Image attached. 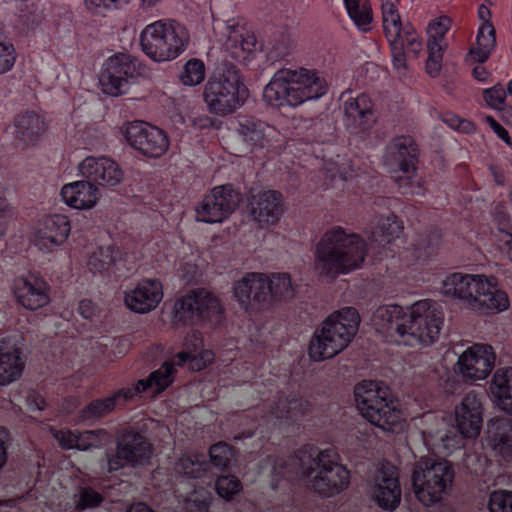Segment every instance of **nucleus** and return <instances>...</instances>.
<instances>
[{
    "instance_id": "1",
    "label": "nucleus",
    "mask_w": 512,
    "mask_h": 512,
    "mask_svg": "<svg viewBox=\"0 0 512 512\" xmlns=\"http://www.w3.org/2000/svg\"><path fill=\"white\" fill-rule=\"evenodd\" d=\"M273 476L293 481L299 476L311 479L313 489L324 496H333L349 484V471L340 463L334 448L318 450L303 447L287 460L278 458Z\"/></svg>"
},
{
    "instance_id": "2",
    "label": "nucleus",
    "mask_w": 512,
    "mask_h": 512,
    "mask_svg": "<svg viewBox=\"0 0 512 512\" xmlns=\"http://www.w3.org/2000/svg\"><path fill=\"white\" fill-rule=\"evenodd\" d=\"M456 426L443 419L434 428L422 430L423 442L431 453L447 456L464 446L465 438L476 437L482 425V404L475 393H467L455 409Z\"/></svg>"
},
{
    "instance_id": "3",
    "label": "nucleus",
    "mask_w": 512,
    "mask_h": 512,
    "mask_svg": "<svg viewBox=\"0 0 512 512\" xmlns=\"http://www.w3.org/2000/svg\"><path fill=\"white\" fill-rule=\"evenodd\" d=\"M366 244L340 226L326 231L316 245L315 266L320 274L336 276L356 269L364 261Z\"/></svg>"
},
{
    "instance_id": "4",
    "label": "nucleus",
    "mask_w": 512,
    "mask_h": 512,
    "mask_svg": "<svg viewBox=\"0 0 512 512\" xmlns=\"http://www.w3.org/2000/svg\"><path fill=\"white\" fill-rule=\"evenodd\" d=\"M328 84L315 70L306 68L278 70L265 86L263 99L271 106H298L319 99L327 93Z\"/></svg>"
},
{
    "instance_id": "5",
    "label": "nucleus",
    "mask_w": 512,
    "mask_h": 512,
    "mask_svg": "<svg viewBox=\"0 0 512 512\" xmlns=\"http://www.w3.org/2000/svg\"><path fill=\"white\" fill-rule=\"evenodd\" d=\"M442 289L445 295L459 298L483 314L505 311L510 304L507 293L492 276L452 273L443 281Z\"/></svg>"
},
{
    "instance_id": "6",
    "label": "nucleus",
    "mask_w": 512,
    "mask_h": 512,
    "mask_svg": "<svg viewBox=\"0 0 512 512\" xmlns=\"http://www.w3.org/2000/svg\"><path fill=\"white\" fill-rule=\"evenodd\" d=\"M356 407L372 425L394 431L403 419L398 401L389 387L380 381L364 380L354 388Z\"/></svg>"
},
{
    "instance_id": "7",
    "label": "nucleus",
    "mask_w": 512,
    "mask_h": 512,
    "mask_svg": "<svg viewBox=\"0 0 512 512\" xmlns=\"http://www.w3.org/2000/svg\"><path fill=\"white\" fill-rule=\"evenodd\" d=\"M360 318L354 307H344L334 312L322 323L309 345V355L314 361L332 358L341 352L358 331Z\"/></svg>"
},
{
    "instance_id": "8",
    "label": "nucleus",
    "mask_w": 512,
    "mask_h": 512,
    "mask_svg": "<svg viewBox=\"0 0 512 512\" xmlns=\"http://www.w3.org/2000/svg\"><path fill=\"white\" fill-rule=\"evenodd\" d=\"M174 372V364L168 361L164 362L147 379L139 380L136 385L122 388L104 399L90 402L80 411L79 420L93 423L110 414L117 406L132 401L143 392L150 390L152 393H160L164 391L172 383Z\"/></svg>"
},
{
    "instance_id": "9",
    "label": "nucleus",
    "mask_w": 512,
    "mask_h": 512,
    "mask_svg": "<svg viewBox=\"0 0 512 512\" xmlns=\"http://www.w3.org/2000/svg\"><path fill=\"white\" fill-rule=\"evenodd\" d=\"M190 36L175 20H158L147 25L140 35L143 52L155 62L170 61L182 54Z\"/></svg>"
},
{
    "instance_id": "10",
    "label": "nucleus",
    "mask_w": 512,
    "mask_h": 512,
    "mask_svg": "<svg viewBox=\"0 0 512 512\" xmlns=\"http://www.w3.org/2000/svg\"><path fill=\"white\" fill-rule=\"evenodd\" d=\"M454 476L449 461L421 458L415 463L411 475L415 497L424 506L440 502L450 490Z\"/></svg>"
},
{
    "instance_id": "11",
    "label": "nucleus",
    "mask_w": 512,
    "mask_h": 512,
    "mask_svg": "<svg viewBox=\"0 0 512 512\" xmlns=\"http://www.w3.org/2000/svg\"><path fill=\"white\" fill-rule=\"evenodd\" d=\"M203 96L211 113L227 115L244 103L247 89L238 69L231 64H225L208 79Z\"/></svg>"
},
{
    "instance_id": "12",
    "label": "nucleus",
    "mask_w": 512,
    "mask_h": 512,
    "mask_svg": "<svg viewBox=\"0 0 512 512\" xmlns=\"http://www.w3.org/2000/svg\"><path fill=\"white\" fill-rule=\"evenodd\" d=\"M443 322V311L436 302L427 299L416 302L407 315L402 344L416 346L434 343L439 338Z\"/></svg>"
},
{
    "instance_id": "13",
    "label": "nucleus",
    "mask_w": 512,
    "mask_h": 512,
    "mask_svg": "<svg viewBox=\"0 0 512 512\" xmlns=\"http://www.w3.org/2000/svg\"><path fill=\"white\" fill-rule=\"evenodd\" d=\"M139 68V60L130 54L112 55L105 61L99 77L103 92L110 96L127 93L140 75Z\"/></svg>"
},
{
    "instance_id": "14",
    "label": "nucleus",
    "mask_w": 512,
    "mask_h": 512,
    "mask_svg": "<svg viewBox=\"0 0 512 512\" xmlns=\"http://www.w3.org/2000/svg\"><path fill=\"white\" fill-rule=\"evenodd\" d=\"M418 146L410 136L393 139L386 148L385 164L393 172H402L405 177L397 179L399 188L405 194L417 193L412 185V175L418 163Z\"/></svg>"
},
{
    "instance_id": "15",
    "label": "nucleus",
    "mask_w": 512,
    "mask_h": 512,
    "mask_svg": "<svg viewBox=\"0 0 512 512\" xmlns=\"http://www.w3.org/2000/svg\"><path fill=\"white\" fill-rule=\"evenodd\" d=\"M151 453V444L142 434L131 428L124 429L118 436L116 451L106 452L107 472L118 471L125 465H143Z\"/></svg>"
},
{
    "instance_id": "16",
    "label": "nucleus",
    "mask_w": 512,
    "mask_h": 512,
    "mask_svg": "<svg viewBox=\"0 0 512 512\" xmlns=\"http://www.w3.org/2000/svg\"><path fill=\"white\" fill-rule=\"evenodd\" d=\"M122 132L129 146L148 158L162 157L170 146L167 133L145 121L129 122L123 126Z\"/></svg>"
},
{
    "instance_id": "17",
    "label": "nucleus",
    "mask_w": 512,
    "mask_h": 512,
    "mask_svg": "<svg viewBox=\"0 0 512 512\" xmlns=\"http://www.w3.org/2000/svg\"><path fill=\"white\" fill-rule=\"evenodd\" d=\"M241 202V194L232 184L214 187L196 207L197 221L221 223L226 220Z\"/></svg>"
},
{
    "instance_id": "18",
    "label": "nucleus",
    "mask_w": 512,
    "mask_h": 512,
    "mask_svg": "<svg viewBox=\"0 0 512 512\" xmlns=\"http://www.w3.org/2000/svg\"><path fill=\"white\" fill-rule=\"evenodd\" d=\"M220 312L218 300L205 290H195L179 298L174 305V318L184 325L210 319Z\"/></svg>"
},
{
    "instance_id": "19",
    "label": "nucleus",
    "mask_w": 512,
    "mask_h": 512,
    "mask_svg": "<svg viewBox=\"0 0 512 512\" xmlns=\"http://www.w3.org/2000/svg\"><path fill=\"white\" fill-rule=\"evenodd\" d=\"M373 500L384 510H395L401 500V487L396 468L382 464L370 481Z\"/></svg>"
},
{
    "instance_id": "20",
    "label": "nucleus",
    "mask_w": 512,
    "mask_h": 512,
    "mask_svg": "<svg viewBox=\"0 0 512 512\" xmlns=\"http://www.w3.org/2000/svg\"><path fill=\"white\" fill-rule=\"evenodd\" d=\"M495 352L488 344H474L458 358V369L466 381L485 379L495 364Z\"/></svg>"
},
{
    "instance_id": "21",
    "label": "nucleus",
    "mask_w": 512,
    "mask_h": 512,
    "mask_svg": "<svg viewBox=\"0 0 512 512\" xmlns=\"http://www.w3.org/2000/svg\"><path fill=\"white\" fill-rule=\"evenodd\" d=\"M234 296L245 311H253L269 305L267 275L248 272L234 285Z\"/></svg>"
},
{
    "instance_id": "22",
    "label": "nucleus",
    "mask_w": 512,
    "mask_h": 512,
    "mask_svg": "<svg viewBox=\"0 0 512 512\" xmlns=\"http://www.w3.org/2000/svg\"><path fill=\"white\" fill-rule=\"evenodd\" d=\"M78 169L89 182L105 187H114L124 178L119 164L106 156H88L79 164Z\"/></svg>"
},
{
    "instance_id": "23",
    "label": "nucleus",
    "mask_w": 512,
    "mask_h": 512,
    "mask_svg": "<svg viewBox=\"0 0 512 512\" xmlns=\"http://www.w3.org/2000/svg\"><path fill=\"white\" fill-rule=\"evenodd\" d=\"M249 208L253 219L261 227L274 225L284 212L282 194L274 190L252 193Z\"/></svg>"
},
{
    "instance_id": "24",
    "label": "nucleus",
    "mask_w": 512,
    "mask_h": 512,
    "mask_svg": "<svg viewBox=\"0 0 512 512\" xmlns=\"http://www.w3.org/2000/svg\"><path fill=\"white\" fill-rule=\"evenodd\" d=\"M71 231L67 216L53 214L44 218L41 227L35 234V245L40 250L51 251L64 243Z\"/></svg>"
},
{
    "instance_id": "25",
    "label": "nucleus",
    "mask_w": 512,
    "mask_h": 512,
    "mask_svg": "<svg viewBox=\"0 0 512 512\" xmlns=\"http://www.w3.org/2000/svg\"><path fill=\"white\" fill-rule=\"evenodd\" d=\"M163 297L162 285L156 279L140 282L134 289L125 294V304L137 313L153 310Z\"/></svg>"
},
{
    "instance_id": "26",
    "label": "nucleus",
    "mask_w": 512,
    "mask_h": 512,
    "mask_svg": "<svg viewBox=\"0 0 512 512\" xmlns=\"http://www.w3.org/2000/svg\"><path fill=\"white\" fill-rule=\"evenodd\" d=\"M47 283L34 275L19 278L15 282L14 293L18 302L29 310H37L49 303Z\"/></svg>"
},
{
    "instance_id": "27",
    "label": "nucleus",
    "mask_w": 512,
    "mask_h": 512,
    "mask_svg": "<svg viewBox=\"0 0 512 512\" xmlns=\"http://www.w3.org/2000/svg\"><path fill=\"white\" fill-rule=\"evenodd\" d=\"M24 366L25 362L16 341L11 338L0 339V385L5 386L17 380Z\"/></svg>"
},
{
    "instance_id": "28",
    "label": "nucleus",
    "mask_w": 512,
    "mask_h": 512,
    "mask_svg": "<svg viewBox=\"0 0 512 512\" xmlns=\"http://www.w3.org/2000/svg\"><path fill=\"white\" fill-rule=\"evenodd\" d=\"M46 130L43 118L33 111L19 114L14 122V139L22 148L36 144Z\"/></svg>"
},
{
    "instance_id": "29",
    "label": "nucleus",
    "mask_w": 512,
    "mask_h": 512,
    "mask_svg": "<svg viewBox=\"0 0 512 512\" xmlns=\"http://www.w3.org/2000/svg\"><path fill=\"white\" fill-rule=\"evenodd\" d=\"M408 313L398 305H386L376 309L372 316L373 325L377 330L390 335L397 334L398 341L402 343V334L406 329Z\"/></svg>"
},
{
    "instance_id": "30",
    "label": "nucleus",
    "mask_w": 512,
    "mask_h": 512,
    "mask_svg": "<svg viewBox=\"0 0 512 512\" xmlns=\"http://www.w3.org/2000/svg\"><path fill=\"white\" fill-rule=\"evenodd\" d=\"M65 204L75 209L92 208L98 199L99 190L88 180L65 184L60 192Z\"/></svg>"
},
{
    "instance_id": "31",
    "label": "nucleus",
    "mask_w": 512,
    "mask_h": 512,
    "mask_svg": "<svg viewBox=\"0 0 512 512\" xmlns=\"http://www.w3.org/2000/svg\"><path fill=\"white\" fill-rule=\"evenodd\" d=\"M346 125L354 129L365 130L374 121L373 104L366 94L347 98L344 103Z\"/></svg>"
},
{
    "instance_id": "32",
    "label": "nucleus",
    "mask_w": 512,
    "mask_h": 512,
    "mask_svg": "<svg viewBox=\"0 0 512 512\" xmlns=\"http://www.w3.org/2000/svg\"><path fill=\"white\" fill-rule=\"evenodd\" d=\"M238 134L252 148H263L275 133L274 127L253 117H241L238 120Z\"/></svg>"
},
{
    "instance_id": "33",
    "label": "nucleus",
    "mask_w": 512,
    "mask_h": 512,
    "mask_svg": "<svg viewBox=\"0 0 512 512\" xmlns=\"http://www.w3.org/2000/svg\"><path fill=\"white\" fill-rule=\"evenodd\" d=\"M307 406V402L302 398L280 395L276 401L264 404L263 409L268 408L269 411L263 418H266L267 421L285 419L294 422L306 412Z\"/></svg>"
},
{
    "instance_id": "34",
    "label": "nucleus",
    "mask_w": 512,
    "mask_h": 512,
    "mask_svg": "<svg viewBox=\"0 0 512 512\" xmlns=\"http://www.w3.org/2000/svg\"><path fill=\"white\" fill-rule=\"evenodd\" d=\"M490 391L499 408L512 416V367L496 370L490 383Z\"/></svg>"
},
{
    "instance_id": "35",
    "label": "nucleus",
    "mask_w": 512,
    "mask_h": 512,
    "mask_svg": "<svg viewBox=\"0 0 512 512\" xmlns=\"http://www.w3.org/2000/svg\"><path fill=\"white\" fill-rule=\"evenodd\" d=\"M490 441L502 454L512 456V419L495 418L488 425Z\"/></svg>"
},
{
    "instance_id": "36",
    "label": "nucleus",
    "mask_w": 512,
    "mask_h": 512,
    "mask_svg": "<svg viewBox=\"0 0 512 512\" xmlns=\"http://www.w3.org/2000/svg\"><path fill=\"white\" fill-rule=\"evenodd\" d=\"M121 259L122 253L117 247L113 245L101 246L89 256L88 268L93 273L111 272Z\"/></svg>"
},
{
    "instance_id": "37",
    "label": "nucleus",
    "mask_w": 512,
    "mask_h": 512,
    "mask_svg": "<svg viewBox=\"0 0 512 512\" xmlns=\"http://www.w3.org/2000/svg\"><path fill=\"white\" fill-rule=\"evenodd\" d=\"M178 474H183L189 478L202 479L211 477L210 463L203 454L183 455L174 467Z\"/></svg>"
},
{
    "instance_id": "38",
    "label": "nucleus",
    "mask_w": 512,
    "mask_h": 512,
    "mask_svg": "<svg viewBox=\"0 0 512 512\" xmlns=\"http://www.w3.org/2000/svg\"><path fill=\"white\" fill-rule=\"evenodd\" d=\"M401 228L394 214L380 216L377 220L376 227L371 231L369 236V246L374 244L385 246L391 241L392 237L399 235Z\"/></svg>"
},
{
    "instance_id": "39",
    "label": "nucleus",
    "mask_w": 512,
    "mask_h": 512,
    "mask_svg": "<svg viewBox=\"0 0 512 512\" xmlns=\"http://www.w3.org/2000/svg\"><path fill=\"white\" fill-rule=\"evenodd\" d=\"M383 28L388 42L401 40L405 25L402 24L396 6L389 0L382 3Z\"/></svg>"
},
{
    "instance_id": "40",
    "label": "nucleus",
    "mask_w": 512,
    "mask_h": 512,
    "mask_svg": "<svg viewBox=\"0 0 512 512\" xmlns=\"http://www.w3.org/2000/svg\"><path fill=\"white\" fill-rule=\"evenodd\" d=\"M477 47L471 49L470 53L479 63H484L490 56L495 47L496 37L495 29L492 24H482L478 30Z\"/></svg>"
},
{
    "instance_id": "41",
    "label": "nucleus",
    "mask_w": 512,
    "mask_h": 512,
    "mask_svg": "<svg viewBox=\"0 0 512 512\" xmlns=\"http://www.w3.org/2000/svg\"><path fill=\"white\" fill-rule=\"evenodd\" d=\"M345 8L354 24L363 32L370 30L372 10L368 0H344Z\"/></svg>"
},
{
    "instance_id": "42",
    "label": "nucleus",
    "mask_w": 512,
    "mask_h": 512,
    "mask_svg": "<svg viewBox=\"0 0 512 512\" xmlns=\"http://www.w3.org/2000/svg\"><path fill=\"white\" fill-rule=\"evenodd\" d=\"M267 282L269 284V303L272 300H282L293 297L295 290L288 274L273 273L271 276L267 275Z\"/></svg>"
},
{
    "instance_id": "43",
    "label": "nucleus",
    "mask_w": 512,
    "mask_h": 512,
    "mask_svg": "<svg viewBox=\"0 0 512 512\" xmlns=\"http://www.w3.org/2000/svg\"><path fill=\"white\" fill-rule=\"evenodd\" d=\"M428 59L426 62V71L431 77H437L442 68V60L445 50L443 41L428 39L427 42Z\"/></svg>"
},
{
    "instance_id": "44",
    "label": "nucleus",
    "mask_w": 512,
    "mask_h": 512,
    "mask_svg": "<svg viewBox=\"0 0 512 512\" xmlns=\"http://www.w3.org/2000/svg\"><path fill=\"white\" fill-rule=\"evenodd\" d=\"M232 457V447L227 443L219 442L212 445L209 449L210 467L226 468L230 464Z\"/></svg>"
},
{
    "instance_id": "45",
    "label": "nucleus",
    "mask_w": 512,
    "mask_h": 512,
    "mask_svg": "<svg viewBox=\"0 0 512 512\" xmlns=\"http://www.w3.org/2000/svg\"><path fill=\"white\" fill-rule=\"evenodd\" d=\"M205 77V65L199 59H190L184 66L181 81L188 86L201 83Z\"/></svg>"
},
{
    "instance_id": "46",
    "label": "nucleus",
    "mask_w": 512,
    "mask_h": 512,
    "mask_svg": "<svg viewBox=\"0 0 512 512\" xmlns=\"http://www.w3.org/2000/svg\"><path fill=\"white\" fill-rule=\"evenodd\" d=\"M108 433L103 429L86 430L78 433V449L99 448L108 440Z\"/></svg>"
},
{
    "instance_id": "47",
    "label": "nucleus",
    "mask_w": 512,
    "mask_h": 512,
    "mask_svg": "<svg viewBox=\"0 0 512 512\" xmlns=\"http://www.w3.org/2000/svg\"><path fill=\"white\" fill-rule=\"evenodd\" d=\"M183 346L185 350L179 352L176 355V358L178 359V365H183L186 361L190 360L194 354L198 353V351L202 348L203 341L201 333L198 331H192L191 333H189L184 339Z\"/></svg>"
},
{
    "instance_id": "48",
    "label": "nucleus",
    "mask_w": 512,
    "mask_h": 512,
    "mask_svg": "<svg viewBox=\"0 0 512 512\" xmlns=\"http://www.w3.org/2000/svg\"><path fill=\"white\" fill-rule=\"evenodd\" d=\"M216 490L220 497L230 500L242 489L239 479L233 475H221L216 480Z\"/></svg>"
},
{
    "instance_id": "49",
    "label": "nucleus",
    "mask_w": 512,
    "mask_h": 512,
    "mask_svg": "<svg viewBox=\"0 0 512 512\" xmlns=\"http://www.w3.org/2000/svg\"><path fill=\"white\" fill-rule=\"evenodd\" d=\"M210 503L209 493L204 490H194L184 501L186 512H208Z\"/></svg>"
},
{
    "instance_id": "50",
    "label": "nucleus",
    "mask_w": 512,
    "mask_h": 512,
    "mask_svg": "<svg viewBox=\"0 0 512 512\" xmlns=\"http://www.w3.org/2000/svg\"><path fill=\"white\" fill-rule=\"evenodd\" d=\"M74 497L76 507L81 510L97 507L103 501V496L90 487H81Z\"/></svg>"
},
{
    "instance_id": "51",
    "label": "nucleus",
    "mask_w": 512,
    "mask_h": 512,
    "mask_svg": "<svg viewBox=\"0 0 512 512\" xmlns=\"http://www.w3.org/2000/svg\"><path fill=\"white\" fill-rule=\"evenodd\" d=\"M488 509L490 512H512V492L500 490L491 493Z\"/></svg>"
},
{
    "instance_id": "52",
    "label": "nucleus",
    "mask_w": 512,
    "mask_h": 512,
    "mask_svg": "<svg viewBox=\"0 0 512 512\" xmlns=\"http://www.w3.org/2000/svg\"><path fill=\"white\" fill-rule=\"evenodd\" d=\"M441 235L438 230H434L430 232L427 238L418 241L415 244V251L417 253V258H427L430 257L440 244Z\"/></svg>"
},
{
    "instance_id": "53",
    "label": "nucleus",
    "mask_w": 512,
    "mask_h": 512,
    "mask_svg": "<svg viewBox=\"0 0 512 512\" xmlns=\"http://www.w3.org/2000/svg\"><path fill=\"white\" fill-rule=\"evenodd\" d=\"M401 40L403 41V49L405 50L406 48L407 51L413 53L414 56H417L422 49V43L419 40L418 34L409 24L405 25Z\"/></svg>"
},
{
    "instance_id": "54",
    "label": "nucleus",
    "mask_w": 512,
    "mask_h": 512,
    "mask_svg": "<svg viewBox=\"0 0 512 512\" xmlns=\"http://www.w3.org/2000/svg\"><path fill=\"white\" fill-rule=\"evenodd\" d=\"M486 103L497 110H502L505 105L506 91L501 85H496L484 91Z\"/></svg>"
},
{
    "instance_id": "55",
    "label": "nucleus",
    "mask_w": 512,
    "mask_h": 512,
    "mask_svg": "<svg viewBox=\"0 0 512 512\" xmlns=\"http://www.w3.org/2000/svg\"><path fill=\"white\" fill-rule=\"evenodd\" d=\"M16 60L15 48L11 43L0 42V73L12 69Z\"/></svg>"
},
{
    "instance_id": "56",
    "label": "nucleus",
    "mask_w": 512,
    "mask_h": 512,
    "mask_svg": "<svg viewBox=\"0 0 512 512\" xmlns=\"http://www.w3.org/2000/svg\"><path fill=\"white\" fill-rule=\"evenodd\" d=\"M392 53V63L399 74H405L407 69L405 50L403 49V41L396 40L389 42Z\"/></svg>"
},
{
    "instance_id": "57",
    "label": "nucleus",
    "mask_w": 512,
    "mask_h": 512,
    "mask_svg": "<svg viewBox=\"0 0 512 512\" xmlns=\"http://www.w3.org/2000/svg\"><path fill=\"white\" fill-rule=\"evenodd\" d=\"M52 434L63 449H78V433L68 429H53Z\"/></svg>"
},
{
    "instance_id": "58",
    "label": "nucleus",
    "mask_w": 512,
    "mask_h": 512,
    "mask_svg": "<svg viewBox=\"0 0 512 512\" xmlns=\"http://www.w3.org/2000/svg\"><path fill=\"white\" fill-rule=\"evenodd\" d=\"M450 18L446 16L439 17L438 19L434 20L430 25V37L431 39L443 41L445 34L450 29Z\"/></svg>"
},
{
    "instance_id": "59",
    "label": "nucleus",
    "mask_w": 512,
    "mask_h": 512,
    "mask_svg": "<svg viewBox=\"0 0 512 512\" xmlns=\"http://www.w3.org/2000/svg\"><path fill=\"white\" fill-rule=\"evenodd\" d=\"M214 359V354L210 350H202V348L198 351V353L194 354L190 361V367L194 370H201L205 368L208 364H210Z\"/></svg>"
},
{
    "instance_id": "60",
    "label": "nucleus",
    "mask_w": 512,
    "mask_h": 512,
    "mask_svg": "<svg viewBox=\"0 0 512 512\" xmlns=\"http://www.w3.org/2000/svg\"><path fill=\"white\" fill-rule=\"evenodd\" d=\"M197 266L191 263H181L177 269L178 276L185 284L192 283L197 276Z\"/></svg>"
},
{
    "instance_id": "61",
    "label": "nucleus",
    "mask_w": 512,
    "mask_h": 512,
    "mask_svg": "<svg viewBox=\"0 0 512 512\" xmlns=\"http://www.w3.org/2000/svg\"><path fill=\"white\" fill-rule=\"evenodd\" d=\"M243 30L244 27L235 19H230L225 23V35L227 36L228 41L233 44L238 43V36H241Z\"/></svg>"
},
{
    "instance_id": "62",
    "label": "nucleus",
    "mask_w": 512,
    "mask_h": 512,
    "mask_svg": "<svg viewBox=\"0 0 512 512\" xmlns=\"http://www.w3.org/2000/svg\"><path fill=\"white\" fill-rule=\"evenodd\" d=\"M121 0H85V5L89 10L100 13L101 9L116 8Z\"/></svg>"
},
{
    "instance_id": "63",
    "label": "nucleus",
    "mask_w": 512,
    "mask_h": 512,
    "mask_svg": "<svg viewBox=\"0 0 512 512\" xmlns=\"http://www.w3.org/2000/svg\"><path fill=\"white\" fill-rule=\"evenodd\" d=\"M97 308L89 299H83L78 304V312L85 319H91L96 314Z\"/></svg>"
},
{
    "instance_id": "64",
    "label": "nucleus",
    "mask_w": 512,
    "mask_h": 512,
    "mask_svg": "<svg viewBox=\"0 0 512 512\" xmlns=\"http://www.w3.org/2000/svg\"><path fill=\"white\" fill-rule=\"evenodd\" d=\"M9 442V432L0 426V469L7 461V444Z\"/></svg>"
}]
</instances>
